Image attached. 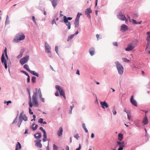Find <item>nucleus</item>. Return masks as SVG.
<instances>
[{
  "instance_id": "f257e3e1",
  "label": "nucleus",
  "mask_w": 150,
  "mask_h": 150,
  "mask_svg": "<svg viewBox=\"0 0 150 150\" xmlns=\"http://www.w3.org/2000/svg\"><path fill=\"white\" fill-rule=\"evenodd\" d=\"M138 42V40L137 39H135L132 41L128 44L127 47L125 48V50L127 51L132 50L137 46Z\"/></svg>"
},
{
  "instance_id": "f03ea898",
  "label": "nucleus",
  "mask_w": 150,
  "mask_h": 150,
  "mask_svg": "<svg viewBox=\"0 0 150 150\" xmlns=\"http://www.w3.org/2000/svg\"><path fill=\"white\" fill-rule=\"evenodd\" d=\"M115 64H116L117 68L118 71L120 75H122L124 69L122 66L118 62H115Z\"/></svg>"
},
{
  "instance_id": "7ed1b4c3",
  "label": "nucleus",
  "mask_w": 150,
  "mask_h": 150,
  "mask_svg": "<svg viewBox=\"0 0 150 150\" xmlns=\"http://www.w3.org/2000/svg\"><path fill=\"white\" fill-rule=\"evenodd\" d=\"M55 88L56 89L59 91L60 95L61 96H62L65 99L66 98L65 95L64 91L62 89V88L59 85H56Z\"/></svg>"
},
{
  "instance_id": "20e7f679",
  "label": "nucleus",
  "mask_w": 150,
  "mask_h": 150,
  "mask_svg": "<svg viewBox=\"0 0 150 150\" xmlns=\"http://www.w3.org/2000/svg\"><path fill=\"white\" fill-rule=\"evenodd\" d=\"M19 119V121L22 122L23 120L25 121H27L28 118L26 115L24 114V112H22L20 114Z\"/></svg>"
},
{
  "instance_id": "39448f33",
  "label": "nucleus",
  "mask_w": 150,
  "mask_h": 150,
  "mask_svg": "<svg viewBox=\"0 0 150 150\" xmlns=\"http://www.w3.org/2000/svg\"><path fill=\"white\" fill-rule=\"evenodd\" d=\"M125 142L123 141L121 142V141H117V144L116 146H119V148L117 150H122L123 147L125 146Z\"/></svg>"
},
{
  "instance_id": "423d86ee",
  "label": "nucleus",
  "mask_w": 150,
  "mask_h": 150,
  "mask_svg": "<svg viewBox=\"0 0 150 150\" xmlns=\"http://www.w3.org/2000/svg\"><path fill=\"white\" fill-rule=\"evenodd\" d=\"M117 17L119 19L122 21L125 20L126 22H127L128 21L127 19L126 18L125 15L122 13H119L117 16Z\"/></svg>"
},
{
  "instance_id": "0eeeda50",
  "label": "nucleus",
  "mask_w": 150,
  "mask_h": 150,
  "mask_svg": "<svg viewBox=\"0 0 150 150\" xmlns=\"http://www.w3.org/2000/svg\"><path fill=\"white\" fill-rule=\"evenodd\" d=\"M29 57L28 55L26 56L25 57L21 59L20 60V62L22 65L26 63L28 60Z\"/></svg>"
},
{
  "instance_id": "6e6552de",
  "label": "nucleus",
  "mask_w": 150,
  "mask_h": 150,
  "mask_svg": "<svg viewBox=\"0 0 150 150\" xmlns=\"http://www.w3.org/2000/svg\"><path fill=\"white\" fill-rule=\"evenodd\" d=\"M18 37H17L15 40H21L24 39L25 36L22 33H20L18 35Z\"/></svg>"
},
{
  "instance_id": "1a4fd4ad",
  "label": "nucleus",
  "mask_w": 150,
  "mask_h": 150,
  "mask_svg": "<svg viewBox=\"0 0 150 150\" xmlns=\"http://www.w3.org/2000/svg\"><path fill=\"white\" fill-rule=\"evenodd\" d=\"M1 62L2 63H4V66L5 67V68L6 69L7 68V63L6 62V61L5 59V57L4 55V53H3L1 57Z\"/></svg>"
},
{
  "instance_id": "9d476101",
  "label": "nucleus",
  "mask_w": 150,
  "mask_h": 150,
  "mask_svg": "<svg viewBox=\"0 0 150 150\" xmlns=\"http://www.w3.org/2000/svg\"><path fill=\"white\" fill-rule=\"evenodd\" d=\"M92 12V11L91 8H87L85 12V14L87 15V17L89 18H91L90 13H91Z\"/></svg>"
},
{
  "instance_id": "9b49d317",
  "label": "nucleus",
  "mask_w": 150,
  "mask_h": 150,
  "mask_svg": "<svg viewBox=\"0 0 150 150\" xmlns=\"http://www.w3.org/2000/svg\"><path fill=\"white\" fill-rule=\"evenodd\" d=\"M41 139H39L38 140H36L35 141V142L36 143L35 145L40 148H41L42 147V144L41 143Z\"/></svg>"
},
{
  "instance_id": "f8f14e48",
  "label": "nucleus",
  "mask_w": 150,
  "mask_h": 150,
  "mask_svg": "<svg viewBox=\"0 0 150 150\" xmlns=\"http://www.w3.org/2000/svg\"><path fill=\"white\" fill-rule=\"evenodd\" d=\"M45 47L46 48L45 51L46 52L49 53L50 52V50L51 49V47L46 42L45 43Z\"/></svg>"
},
{
  "instance_id": "ddd939ff",
  "label": "nucleus",
  "mask_w": 150,
  "mask_h": 150,
  "mask_svg": "<svg viewBox=\"0 0 150 150\" xmlns=\"http://www.w3.org/2000/svg\"><path fill=\"white\" fill-rule=\"evenodd\" d=\"M32 101L33 104L36 106H38V102L37 101V97L32 96Z\"/></svg>"
},
{
  "instance_id": "4468645a",
  "label": "nucleus",
  "mask_w": 150,
  "mask_h": 150,
  "mask_svg": "<svg viewBox=\"0 0 150 150\" xmlns=\"http://www.w3.org/2000/svg\"><path fill=\"white\" fill-rule=\"evenodd\" d=\"M133 96H132L130 98L131 103L135 106H137V102L134 99Z\"/></svg>"
},
{
  "instance_id": "2eb2a0df",
  "label": "nucleus",
  "mask_w": 150,
  "mask_h": 150,
  "mask_svg": "<svg viewBox=\"0 0 150 150\" xmlns=\"http://www.w3.org/2000/svg\"><path fill=\"white\" fill-rule=\"evenodd\" d=\"M100 103L102 105V107L104 109L105 108H107L108 107V103H106L105 101L103 102H101Z\"/></svg>"
},
{
  "instance_id": "dca6fc26",
  "label": "nucleus",
  "mask_w": 150,
  "mask_h": 150,
  "mask_svg": "<svg viewBox=\"0 0 150 150\" xmlns=\"http://www.w3.org/2000/svg\"><path fill=\"white\" fill-rule=\"evenodd\" d=\"M38 93L39 94V97L40 99L43 102H45V99L44 98H43L42 97V94L41 93V91L40 88H39L38 90Z\"/></svg>"
},
{
  "instance_id": "f3484780",
  "label": "nucleus",
  "mask_w": 150,
  "mask_h": 150,
  "mask_svg": "<svg viewBox=\"0 0 150 150\" xmlns=\"http://www.w3.org/2000/svg\"><path fill=\"white\" fill-rule=\"evenodd\" d=\"M128 29V26L125 25L123 24L121 26V30H122L124 32L126 31Z\"/></svg>"
},
{
  "instance_id": "a211bd4d",
  "label": "nucleus",
  "mask_w": 150,
  "mask_h": 150,
  "mask_svg": "<svg viewBox=\"0 0 150 150\" xmlns=\"http://www.w3.org/2000/svg\"><path fill=\"white\" fill-rule=\"evenodd\" d=\"M63 132L62 128L61 127L59 128L58 130H57V135L59 136H60L62 135Z\"/></svg>"
},
{
  "instance_id": "6ab92c4d",
  "label": "nucleus",
  "mask_w": 150,
  "mask_h": 150,
  "mask_svg": "<svg viewBox=\"0 0 150 150\" xmlns=\"http://www.w3.org/2000/svg\"><path fill=\"white\" fill-rule=\"evenodd\" d=\"M95 48L93 47L89 49V53L91 56H93L94 54Z\"/></svg>"
},
{
  "instance_id": "aec40b11",
  "label": "nucleus",
  "mask_w": 150,
  "mask_h": 150,
  "mask_svg": "<svg viewBox=\"0 0 150 150\" xmlns=\"http://www.w3.org/2000/svg\"><path fill=\"white\" fill-rule=\"evenodd\" d=\"M52 5L54 7H55L57 5V0H50Z\"/></svg>"
},
{
  "instance_id": "412c9836",
  "label": "nucleus",
  "mask_w": 150,
  "mask_h": 150,
  "mask_svg": "<svg viewBox=\"0 0 150 150\" xmlns=\"http://www.w3.org/2000/svg\"><path fill=\"white\" fill-rule=\"evenodd\" d=\"M143 123L145 125H146L148 123V119L145 116L143 119L142 121Z\"/></svg>"
},
{
  "instance_id": "4be33fe9",
  "label": "nucleus",
  "mask_w": 150,
  "mask_h": 150,
  "mask_svg": "<svg viewBox=\"0 0 150 150\" xmlns=\"http://www.w3.org/2000/svg\"><path fill=\"white\" fill-rule=\"evenodd\" d=\"M34 136L35 138L39 139L41 137L42 135L40 133H37L35 134H34Z\"/></svg>"
},
{
  "instance_id": "5701e85b",
  "label": "nucleus",
  "mask_w": 150,
  "mask_h": 150,
  "mask_svg": "<svg viewBox=\"0 0 150 150\" xmlns=\"http://www.w3.org/2000/svg\"><path fill=\"white\" fill-rule=\"evenodd\" d=\"M29 72L34 75L38 77L39 76V75L35 71H34L30 70V71Z\"/></svg>"
},
{
  "instance_id": "b1692460",
  "label": "nucleus",
  "mask_w": 150,
  "mask_h": 150,
  "mask_svg": "<svg viewBox=\"0 0 150 150\" xmlns=\"http://www.w3.org/2000/svg\"><path fill=\"white\" fill-rule=\"evenodd\" d=\"M24 51V50H21V52H20L21 53L17 56V58H18V59L22 57V56H23V52Z\"/></svg>"
},
{
  "instance_id": "393cba45",
  "label": "nucleus",
  "mask_w": 150,
  "mask_h": 150,
  "mask_svg": "<svg viewBox=\"0 0 150 150\" xmlns=\"http://www.w3.org/2000/svg\"><path fill=\"white\" fill-rule=\"evenodd\" d=\"M123 139V136L122 134L119 133L118 134V139L120 141H121Z\"/></svg>"
},
{
  "instance_id": "a878e982",
  "label": "nucleus",
  "mask_w": 150,
  "mask_h": 150,
  "mask_svg": "<svg viewBox=\"0 0 150 150\" xmlns=\"http://www.w3.org/2000/svg\"><path fill=\"white\" fill-rule=\"evenodd\" d=\"M74 25L76 28H78L79 25V20H75Z\"/></svg>"
},
{
  "instance_id": "bb28decb",
  "label": "nucleus",
  "mask_w": 150,
  "mask_h": 150,
  "mask_svg": "<svg viewBox=\"0 0 150 150\" xmlns=\"http://www.w3.org/2000/svg\"><path fill=\"white\" fill-rule=\"evenodd\" d=\"M21 144L19 142H18L17 144L16 145V150H18V149H21Z\"/></svg>"
},
{
  "instance_id": "cd10ccee",
  "label": "nucleus",
  "mask_w": 150,
  "mask_h": 150,
  "mask_svg": "<svg viewBox=\"0 0 150 150\" xmlns=\"http://www.w3.org/2000/svg\"><path fill=\"white\" fill-rule=\"evenodd\" d=\"M38 127V125H35L34 123H33L32 125V129L34 131Z\"/></svg>"
},
{
  "instance_id": "c85d7f7f",
  "label": "nucleus",
  "mask_w": 150,
  "mask_h": 150,
  "mask_svg": "<svg viewBox=\"0 0 150 150\" xmlns=\"http://www.w3.org/2000/svg\"><path fill=\"white\" fill-rule=\"evenodd\" d=\"M4 53L6 58L7 59H8V57L7 54V49L6 47H5V49L4 50Z\"/></svg>"
},
{
  "instance_id": "c756f323",
  "label": "nucleus",
  "mask_w": 150,
  "mask_h": 150,
  "mask_svg": "<svg viewBox=\"0 0 150 150\" xmlns=\"http://www.w3.org/2000/svg\"><path fill=\"white\" fill-rule=\"evenodd\" d=\"M23 67L24 68L26 69V70L28 71L29 72L30 71V70L27 64H25Z\"/></svg>"
},
{
  "instance_id": "7c9ffc66",
  "label": "nucleus",
  "mask_w": 150,
  "mask_h": 150,
  "mask_svg": "<svg viewBox=\"0 0 150 150\" xmlns=\"http://www.w3.org/2000/svg\"><path fill=\"white\" fill-rule=\"evenodd\" d=\"M81 15H82V14L81 13H78L77 15L76 20H79V18Z\"/></svg>"
},
{
  "instance_id": "2f4dec72",
  "label": "nucleus",
  "mask_w": 150,
  "mask_h": 150,
  "mask_svg": "<svg viewBox=\"0 0 150 150\" xmlns=\"http://www.w3.org/2000/svg\"><path fill=\"white\" fill-rule=\"evenodd\" d=\"M82 127H83V128L85 130V132H88V130L86 127V125H85V123H83L82 124Z\"/></svg>"
},
{
  "instance_id": "473e14b6",
  "label": "nucleus",
  "mask_w": 150,
  "mask_h": 150,
  "mask_svg": "<svg viewBox=\"0 0 150 150\" xmlns=\"http://www.w3.org/2000/svg\"><path fill=\"white\" fill-rule=\"evenodd\" d=\"M148 46V43H147L146 46V49L147 50V51L148 52V53H149V51H150V44L149 43V44Z\"/></svg>"
},
{
  "instance_id": "72a5a7b5",
  "label": "nucleus",
  "mask_w": 150,
  "mask_h": 150,
  "mask_svg": "<svg viewBox=\"0 0 150 150\" xmlns=\"http://www.w3.org/2000/svg\"><path fill=\"white\" fill-rule=\"evenodd\" d=\"M74 36V35H71L70 36H69L67 39V41H69L72 38H73V37Z\"/></svg>"
},
{
  "instance_id": "f704fd0d",
  "label": "nucleus",
  "mask_w": 150,
  "mask_h": 150,
  "mask_svg": "<svg viewBox=\"0 0 150 150\" xmlns=\"http://www.w3.org/2000/svg\"><path fill=\"white\" fill-rule=\"evenodd\" d=\"M122 59L124 62H130V60L128 59L125 58H122Z\"/></svg>"
},
{
  "instance_id": "c9c22d12",
  "label": "nucleus",
  "mask_w": 150,
  "mask_h": 150,
  "mask_svg": "<svg viewBox=\"0 0 150 150\" xmlns=\"http://www.w3.org/2000/svg\"><path fill=\"white\" fill-rule=\"evenodd\" d=\"M64 21L65 23L69 22L68 21V20H67V18L66 16H64Z\"/></svg>"
},
{
  "instance_id": "e433bc0d",
  "label": "nucleus",
  "mask_w": 150,
  "mask_h": 150,
  "mask_svg": "<svg viewBox=\"0 0 150 150\" xmlns=\"http://www.w3.org/2000/svg\"><path fill=\"white\" fill-rule=\"evenodd\" d=\"M36 91L34 93L33 96H34V97H37V93H38V91H37V88H36Z\"/></svg>"
},
{
  "instance_id": "4c0bfd02",
  "label": "nucleus",
  "mask_w": 150,
  "mask_h": 150,
  "mask_svg": "<svg viewBox=\"0 0 150 150\" xmlns=\"http://www.w3.org/2000/svg\"><path fill=\"white\" fill-rule=\"evenodd\" d=\"M66 24L68 26V29H70L71 28V25L70 23L69 22L67 23H66Z\"/></svg>"
},
{
  "instance_id": "58836bf2",
  "label": "nucleus",
  "mask_w": 150,
  "mask_h": 150,
  "mask_svg": "<svg viewBox=\"0 0 150 150\" xmlns=\"http://www.w3.org/2000/svg\"><path fill=\"white\" fill-rule=\"evenodd\" d=\"M146 40L148 42L147 43H148V46L149 44V43H150V38L147 36L146 38Z\"/></svg>"
},
{
  "instance_id": "ea45409f",
  "label": "nucleus",
  "mask_w": 150,
  "mask_h": 150,
  "mask_svg": "<svg viewBox=\"0 0 150 150\" xmlns=\"http://www.w3.org/2000/svg\"><path fill=\"white\" fill-rule=\"evenodd\" d=\"M113 114L114 115H115L117 114V112L115 109V106H114V108L113 109L112 111Z\"/></svg>"
},
{
  "instance_id": "a19ab883",
  "label": "nucleus",
  "mask_w": 150,
  "mask_h": 150,
  "mask_svg": "<svg viewBox=\"0 0 150 150\" xmlns=\"http://www.w3.org/2000/svg\"><path fill=\"white\" fill-rule=\"evenodd\" d=\"M36 78L35 77L33 76L32 77V79H31V80H32V82L33 83H35V81L36 80Z\"/></svg>"
},
{
  "instance_id": "79ce46f5",
  "label": "nucleus",
  "mask_w": 150,
  "mask_h": 150,
  "mask_svg": "<svg viewBox=\"0 0 150 150\" xmlns=\"http://www.w3.org/2000/svg\"><path fill=\"white\" fill-rule=\"evenodd\" d=\"M53 149L54 150H57L58 147L55 144H54L53 146Z\"/></svg>"
},
{
  "instance_id": "37998d69",
  "label": "nucleus",
  "mask_w": 150,
  "mask_h": 150,
  "mask_svg": "<svg viewBox=\"0 0 150 150\" xmlns=\"http://www.w3.org/2000/svg\"><path fill=\"white\" fill-rule=\"evenodd\" d=\"M43 119L42 118H40L38 120V122L40 123H42L43 122Z\"/></svg>"
},
{
  "instance_id": "c03bdc74",
  "label": "nucleus",
  "mask_w": 150,
  "mask_h": 150,
  "mask_svg": "<svg viewBox=\"0 0 150 150\" xmlns=\"http://www.w3.org/2000/svg\"><path fill=\"white\" fill-rule=\"evenodd\" d=\"M74 137L77 140H78L79 138V137L78 134H76V135L74 136Z\"/></svg>"
},
{
  "instance_id": "a18cd8bd",
  "label": "nucleus",
  "mask_w": 150,
  "mask_h": 150,
  "mask_svg": "<svg viewBox=\"0 0 150 150\" xmlns=\"http://www.w3.org/2000/svg\"><path fill=\"white\" fill-rule=\"evenodd\" d=\"M58 47L57 46H56L55 47V51L57 54H58Z\"/></svg>"
},
{
  "instance_id": "49530a36",
  "label": "nucleus",
  "mask_w": 150,
  "mask_h": 150,
  "mask_svg": "<svg viewBox=\"0 0 150 150\" xmlns=\"http://www.w3.org/2000/svg\"><path fill=\"white\" fill-rule=\"evenodd\" d=\"M29 105L30 108H32L33 106V105L31 101L29 102Z\"/></svg>"
},
{
  "instance_id": "de8ad7c7",
  "label": "nucleus",
  "mask_w": 150,
  "mask_h": 150,
  "mask_svg": "<svg viewBox=\"0 0 150 150\" xmlns=\"http://www.w3.org/2000/svg\"><path fill=\"white\" fill-rule=\"evenodd\" d=\"M21 72L23 73L24 74H25V75H26L27 76H28L29 75L28 73H27L26 71H22Z\"/></svg>"
},
{
  "instance_id": "09e8293b",
  "label": "nucleus",
  "mask_w": 150,
  "mask_h": 150,
  "mask_svg": "<svg viewBox=\"0 0 150 150\" xmlns=\"http://www.w3.org/2000/svg\"><path fill=\"white\" fill-rule=\"evenodd\" d=\"M29 112L30 114L33 115V112L32 111L31 109L30 108H29Z\"/></svg>"
},
{
  "instance_id": "8fccbe9b",
  "label": "nucleus",
  "mask_w": 150,
  "mask_h": 150,
  "mask_svg": "<svg viewBox=\"0 0 150 150\" xmlns=\"http://www.w3.org/2000/svg\"><path fill=\"white\" fill-rule=\"evenodd\" d=\"M17 121V117H16L14 120V121L13 122V124H14L15 123H16Z\"/></svg>"
},
{
  "instance_id": "3c124183",
  "label": "nucleus",
  "mask_w": 150,
  "mask_h": 150,
  "mask_svg": "<svg viewBox=\"0 0 150 150\" xmlns=\"http://www.w3.org/2000/svg\"><path fill=\"white\" fill-rule=\"evenodd\" d=\"M114 45L117 47L118 46L117 43V42H114L113 43Z\"/></svg>"
},
{
  "instance_id": "603ef678",
  "label": "nucleus",
  "mask_w": 150,
  "mask_h": 150,
  "mask_svg": "<svg viewBox=\"0 0 150 150\" xmlns=\"http://www.w3.org/2000/svg\"><path fill=\"white\" fill-rule=\"evenodd\" d=\"M47 134L46 133V132H45L43 133V137L44 138H47Z\"/></svg>"
},
{
  "instance_id": "864d4df0",
  "label": "nucleus",
  "mask_w": 150,
  "mask_h": 150,
  "mask_svg": "<svg viewBox=\"0 0 150 150\" xmlns=\"http://www.w3.org/2000/svg\"><path fill=\"white\" fill-rule=\"evenodd\" d=\"M32 19L33 21L35 22V23H36V21L35 19V18L34 16H32Z\"/></svg>"
},
{
  "instance_id": "5fc2aeb1",
  "label": "nucleus",
  "mask_w": 150,
  "mask_h": 150,
  "mask_svg": "<svg viewBox=\"0 0 150 150\" xmlns=\"http://www.w3.org/2000/svg\"><path fill=\"white\" fill-rule=\"evenodd\" d=\"M40 129L42 130L43 133L45 132V130L42 127H41L40 128Z\"/></svg>"
},
{
  "instance_id": "6e6d98bb",
  "label": "nucleus",
  "mask_w": 150,
  "mask_h": 150,
  "mask_svg": "<svg viewBox=\"0 0 150 150\" xmlns=\"http://www.w3.org/2000/svg\"><path fill=\"white\" fill-rule=\"evenodd\" d=\"M28 76V78L27 79V82L28 83H29L30 82V77L29 75L27 76Z\"/></svg>"
},
{
  "instance_id": "4d7b16f0",
  "label": "nucleus",
  "mask_w": 150,
  "mask_h": 150,
  "mask_svg": "<svg viewBox=\"0 0 150 150\" xmlns=\"http://www.w3.org/2000/svg\"><path fill=\"white\" fill-rule=\"evenodd\" d=\"M146 34L150 38V31L147 32L146 33Z\"/></svg>"
},
{
  "instance_id": "13d9d810",
  "label": "nucleus",
  "mask_w": 150,
  "mask_h": 150,
  "mask_svg": "<svg viewBox=\"0 0 150 150\" xmlns=\"http://www.w3.org/2000/svg\"><path fill=\"white\" fill-rule=\"evenodd\" d=\"M132 21H133V23L134 24H137L138 23H137L136 21L134 20V19H132Z\"/></svg>"
},
{
  "instance_id": "bf43d9fd",
  "label": "nucleus",
  "mask_w": 150,
  "mask_h": 150,
  "mask_svg": "<svg viewBox=\"0 0 150 150\" xmlns=\"http://www.w3.org/2000/svg\"><path fill=\"white\" fill-rule=\"evenodd\" d=\"M127 116L128 117V118L129 119V120H130L131 119V117L130 115H129L128 114H127Z\"/></svg>"
},
{
  "instance_id": "052dcab7",
  "label": "nucleus",
  "mask_w": 150,
  "mask_h": 150,
  "mask_svg": "<svg viewBox=\"0 0 150 150\" xmlns=\"http://www.w3.org/2000/svg\"><path fill=\"white\" fill-rule=\"evenodd\" d=\"M55 95L56 96H59V94L58 91H57L55 92Z\"/></svg>"
},
{
  "instance_id": "680f3d73",
  "label": "nucleus",
  "mask_w": 150,
  "mask_h": 150,
  "mask_svg": "<svg viewBox=\"0 0 150 150\" xmlns=\"http://www.w3.org/2000/svg\"><path fill=\"white\" fill-rule=\"evenodd\" d=\"M96 37H97V40H98L99 39V38H100V35L98 34H97L96 35Z\"/></svg>"
},
{
  "instance_id": "e2e57ef3",
  "label": "nucleus",
  "mask_w": 150,
  "mask_h": 150,
  "mask_svg": "<svg viewBox=\"0 0 150 150\" xmlns=\"http://www.w3.org/2000/svg\"><path fill=\"white\" fill-rule=\"evenodd\" d=\"M52 24H53L54 23H56V21L54 19H53L52 21Z\"/></svg>"
},
{
  "instance_id": "0e129e2a",
  "label": "nucleus",
  "mask_w": 150,
  "mask_h": 150,
  "mask_svg": "<svg viewBox=\"0 0 150 150\" xmlns=\"http://www.w3.org/2000/svg\"><path fill=\"white\" fill-rule=\"evenodd\" d=\"M81 144H79V147L77 148V149H76V150H80V149H81Z\"/></svg>"
},
{
  "instance_id": "69168bd1",
  "label": "nucleus",
  "mask_w": 150,
  "mask_h": 150,
  "mask_svg": "<svg viewBox=\"0 0 150 150\" xmlns=\"http://www.w3.org/2000/svg\"><path fill=\"white\" fill-rule=\"evenodd\" d=\"M28 129H26L25 130V132H24V134H28Z\"/></svg>"
},
{
  "instance_id": "338daca9",
  "label": "nucleus",
  "mask_w": 150,
  "mask_h": 150,
  "mask_svg": "<svg viewBox=\"0 0 150 150\" xmlns=\"http://www.w3.org/2000/svg\"><path fill=\"white\" fill-rule=\"evenodd\" d=\"M11 101L10 100H9L7 102H6L7 103V105H8L9 103H11Z\"/></svg>"
},
{
  "instance_id": "774afa93",
  "label": "nucleus",
  "mask_w": 150,
  "mask_h": 150,
  "mask_svg": "<svg viewBox=\"0 0 150 150\" xmlns=\"http://www.w3.org/2000/svg\"><path fill=\"white\" fill-rule=\"evenodd\" d=\"M76 74L79 75H80V73H79V70H78L76 72Z\"/></svg>"
}]
</instances>
